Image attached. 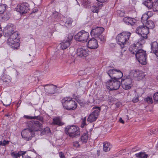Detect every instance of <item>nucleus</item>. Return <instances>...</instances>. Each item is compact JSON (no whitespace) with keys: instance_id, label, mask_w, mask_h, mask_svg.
I'll return each mask as SVG.
<instances>
[{"instance_id":"nucleus-23","label":"nucleus","mask_w":158,"mask_h":158,"mask_svg":"<svg viewBox=\"0 0 158 158\" xmlns=\"http://www.w3.org/2000/svg\"><path fill=\"white\" fill-rule=\"evenodd\" d=\"M88 47L91 49H95L98 48V45L97 40L93 38L89 40L87 43Z\"/></svg>"},{"instance_id":"nucleus-7","label":"nucleus","mask_w":158,"mask_h":158,"mask_svg":"<svg viewBox=\"0 0 158 158\" xmlns=\"http://www.w3.org/2000/svg\"><path fill=\"white\" fill-rule=\"evenodd\" d=\"M89 37V33L84 30H82L75 35L74 39L77 41L85 43L87 42V40Z\"/></svg>"},{"instance_id":"nucleus-45","label":"nucleus","mask_w":158,"mask_h":158,"mask_svg":"<svg viewBox=\"0 0 158 158\" xmlns=\"http://www.w3.org/2000/svg\"><path fill=\"white\" fill-rule=\"evenodd\" d=\"M76 102L77 103L78 102L81 106H83L85 104V102L80 100L79 98L77 99V100L76 101Z\"/></svg>"},{"instance_id":"nucleus-21","label":"nucleus","mask_w":158,"mask_h":158,"mask_svg":"<svg viewBox=\"0 0 158 158\" xmlns=\"http://www.w3.org/2000/svg\"><path fill=\"white\" fill-rule=\"evenodd\" d=\"M44 88L45 91L49 94H54L56 92V86L53 85H46Z\"/></svg>"},{"instance_id":"nucleus-18","label":"nucleus","mask_w":158,"mask_h":158,"mask_svg":"<svg viewBox=\"0 0 158 158\" xmlns=\"http://www.w3.org/2000/svg\"><path fill=\"white\" fill-rule=\"evenodd\" d=\"M73 37V35L72 34H68L66 38L60 43L61 47L62 50L65 49L70 46Z\"/></svg>"},{"instance_id":"nucleus-55","label":"nucleus","mask_w":158,"mask_h":158,"mask_svg":"<svg viewBox=\"0 0 158 158\" xmlns=\"http://www.w3.org/2000/svg\"><path fill=\"white\" fill-rule=\"evenodd\" d=\"M2 27H1V25L0 26V38L2 36Z\"/></svg>"},{"instance_id":"nucleus-63","label":"nucleus","mask_w":158,"mask_h":158,"mask_svg":"<svg viewBox=\"0 0 158 158\" xmlns=\"http://www.w3.org/2000/svg\"><path fill=\"white\" fill-rule=\"evenodd\" d=\"M0 145H2V141H0Z\"/></svg>"},{"instance_id":"nucleus-64","label":"nucleus","mask_w":158,"mask_h":158,"mask_svg":"<svg viewBox=\"0 0 158 158\" xmlns=\"http://www.w3.org/2000/svg\"><path fill=\"white\" fill-rule=\"evenodd\" d=\"M156 80L158 81V75L156 77Z\"/></svg>"},{"instance_id":"nucleus-17","label":"nucleus","mask_w":158,"mask_h":158,"mask_svg":"<svg viewBox=\"0 0 158 158\" xmlns=\"http://www.w3.org/2000/svg\"><path fill=\"white\" fill-rule=\"evenodd\" d=\"M136 55L135 57L140 64L143 65L147 64V54L145 51L143 50V51Z\"/></svg>"},{"instance_id":"nucleus-32","label":"nucleus","mask_w":158,"mask_h":158,"mask_svg":"<svg viewBox=\"0 0 158 158\" xmlns=\"http://www.w3.org/2000/svg\"><path fill=\"white\" fill-rule=\"evenodd\" d=\"M136 157L138 158H147L148 155L145 152H140L135 154Z\"/></svg>"},{"instance_id":"nucleus-14","label":"nucleus","mask_w":158,"mask_h":158,"mask_svg":"<svg viewBox=\"0 0 158 158\" xmlns=\"http://www.w3.org/2000/svg\"><path fill=\"white\" fill-rule=\"evenodd\" d=\"M21 134L22 138L27 141L31 140L35 136L34 132L28 127L23 131Z\"/></svg>"},{"instance_id":"nucleus-25","label":"nucleus","mask_w":158,"mask_h":158,"mask_svg":"<svg viewBox=\"0 0 158 158\" xmlns=\"http://www.w3.org/2000/svg\"><path fill=\"white\" fill-rule=\"evenodd\" d=\"M151 53H154L158 57V44L157 42L154 41L151 44Z\"/></svg>"},{"instance_id":"nucleus-5","label":"nucleus","mask_w":158,"mask_h":158,"mask_svg":"<svg viewBox=\"0 0 158 158\" xmlns=\"http://www.w3.org/2000/svg\"><path fill=\"white\" fill-rule=\"evenodd\" d=\"M65 131L66 133H68L69 137L72 138L76 137L80 134L79 127L74 125L68 126L65 128Z\"/></svg>"},{"instance_id":"nucleus-34","label":"nucleus","mask_w":158,"mask_h":158,"mask_svg":"<svg viewBox=\"0 0 158 158\" xmlns=\"http://www.w3.org/2000/svg\"><path fill=\"white\" fill-rule=\"evenodd\" d=\"M151 13V12H148L147 14H143L141 18V21L144 24L148 21V18H149V16L148 15H149V13Z\"/></svg>"},{"instance_id":"nucleus-2","label":"nucleus","mask_w":158,"mask_h":158,"mask_svg":"<svg viewBox=\"0 0 158 158\" xmlns=\"http://www.w3.org/2000/svg\"><path fill=\"white\" fill-rule=\"evenodd\" d=\"M61 103L64 109L68 110H75L77 107V103L69 97L64 98L61 100Z\"/></svg>"},{"instance_id":"nucleus-49","label":"nucleus","mask_w":158,"mask_h":158,"mask_svg":"<svg viewBox=\"0 0 158 158\" xmlns=\"http://www.w3.org/2000/svg\"><path fill=\"white\" fill-rule=\"evenodd\" d=\"M139 101V97H134L132 100V101L134 103H136Z\"/></svg>"},{"instance_id":"nucleus-41","label":"nucleus","mask_w":158,"mask_h":158,"mask_svg":"<svg viewBox=\"0 0 158 158\" xmlns=\"http://www.w3.org/2000/svg\"><path fill=\"white\" fill-rule=\"evenodd\" d=\"M98 40H100V42L101 44L104 43L106 41L105 38L102 35H101L97 37Z\"/></svg>"},{"instance_id":"nucleus-58","label":"nucleus","mask_w":158,"mask_h":158,"mask_svg":"<svg viewBox=\"0 0 158 158\" xmlns=\"http://www.w3.org/2000/svg\"><path fill=\"white\" fill-rule=\"evenodd\" d=\"M119 121L120 122V123L123 124H124L125 123L124 121L121 118H120L119 119Z\"/></svg>"},{"instance_id":"nucleus-22","label":"nucleus","mask_w":158,"mask_h":158,"mask_svg":"<svg viewBox=\"0 0 158 158\" xmlns=\"http://www.w3.org/2000/svg\"><path fill=\"white\" fill-rule=\"evenodd\" d=\"M123 21L127 25L134 26L136 24L137 20L134 18L126 16L123 18Z\"/></svg>"},{"instance_id":"nucleus-4","label":"nucleus","mask_w":158,"mask_h":158,"mask_svg":"<svg viewBox=\"0 0 158 158\" xmlns=\"http://www.w3.org/2000/svg\"><path fill=\"white\" fill-rule=\"evenodd\" d=\"M135 32L141 35L140 38L139 40H140V41H142V43H144V40L148 38L147 35L149 33V29L146 26H140L136 28Z\"/></svg>"},{"instance_id":"nucleus-36","label":"nucleus","mask_w":158,"mask_h":158,"mask_svg":"<svg viewBox=\"0 0 158 158\" xmlns=\"http://www.w3.org/2000/svg\"><path fill=\"white\" fill-rule=\"evenodd\" d=\"M82 3L85 8H89L90 5V2L88 1V0H82Z\"/></svg>"},{"instance_id":"nucleus-27","label":"nucleus","mask_w":158,"mask_h":158,"mask_svg":"<svg viewBox=\"0 0 158 158\" xmlns=\"http://www.w3.org/2000/svg\"><path fill=\"white\" fill-rule=\"evenodd\" d=\"M11 151V152L10 153V155L11 157L13 158H18V157H20L22 155H24L26 153V151H19L17 152L16 151L12 152Z\"/></svg>"},{"instance_id":"nucleus-30","label":"nucleus","mask_w":158,"mask_h":158,"mask_svg":"<svg viewBox=\"0 0 158 158\" xmlns=\"http://www.w3.org/2000/svg\"><path fill=\"white\" fill-rule=\"evenodd\" d=\"M10 36H9V38L11 39H14L17 41H19V33L18 31H16L12 33L10 35Z\"/></svg>"},{"instance_id":"nucleus-53","label":"nucleus","mask_w":158,"mask_h":158,"mask_svg":"<svg viewBox=\"0 0 158 158\" xmlns=\"http://www.w3.org/2000/svg\"><path fill=\"white\" fill-rule=\"evenodd\" d=\"M87 124L86 122L82 121L81 123V128H84V127Z\"/></svg>"},{"instance_id":"nucleus-16","label":"nucleus","mask_w":158,"mask_h":158,"mask_svg":"<svg viewBox=\"0 0 158 158\" xmlns=\"http://www.w3.org/2000/svg\"><path fill=\"white\" fill-rule=\"evenodd\" d=\"M130 76L134 79L137 81L142 80L145 76L144 73L141 71L131 70L130 73Z\"/></svg>"},{"instance_id":"nucleus-1","label":"nucleus","mask_w":158,"mask_h":158,"mask_svg":"<svg viewBox=\"0 0 158 158\" xmlns=\"http://www.w3.org/2000/svg\"><path fill=\"white\" fill-rule=\"evenodd\" d=\"M131 33L128 32H123L118 34L116 37L118 44L123 49L127 47L129 44V39Z\"/></svg>"},{"instance_id":"nucleus-13","label":"nucleus","mask_w":158,"mask_h":158,"mask_svg":"<svg viewBox=\"0 0 158 158\" xmlns=\"http://www.w3.org/2000/svg\"><path fill=\"white\" fill-rule=\"evenodd\" d=\"M15 9L17 12L22 14L28 13L30 10V6L27 2L18 4Z\"/></svg>"},{"instance_id":"nucleus-26","label":"nucleus","mask_w":158,"mask_h":158,"mask_svg":"<svg viewBox=\"0 0 158 158\" xmlns=\"http://www.w3.org/2000/svg\"><path fill=\"white\" fill-rule=\"evenodd\" d=\"M53 123L54 125L61 126L64 125V123L62 121V117H57L54 118L53 119Z\"/></svg>"},{"instance_id":"nucleus-50","label":"nucleus","mask_w":158,"mask_h":158,"mask_svg":"<svg viewBox=\"0 0 158 158\" xmlns=\"http://www.w3.org/2000/svg\"><path fill=\"white\" fill-rule=\"evenodd\" d=\"M59 156L60 158H65L64 153L62 152L59 153Z\"/></svg>"},{"instance_id":"nucleus-48","label":"nucleus","mask_w":158,"mask_h":158,"mask_svg":"<svg viewBox=\"0 0 158 158\" xmlns=\"http://www.w3.org/2000/svg\"><path fill=\"white\" fill-rule=\"evenodd\" d=\"M73 98L76 101L77 100V99H78L80 97L79 95H77L75 94H73Z\"/></svg>"},{"instance_id":"nucleus-46","label":"nucleus","mask_w":158,"mask_h":158,"mask_svg":"<svg viewBox=\"0 0 158 158\" xmlns=\"http://www.w3.org/2000/svg\"><path fill=\"white\" fill-rule=\"evenodd\" d=\"M153 98L155 101L158 102V92H156L154 94Z\"/></svg>"},{"instance_id":"nucleus-3","label":"nucleus","mask_w":158,"mask_h":158,"mask_svg":"<svg viewBox=\"0 0 158 158\" xmlns=\"http://www.w3.org/2000/svg\"><path fill=\"white\" fill-rule=\"evenodd\" d=\"M38 121H28L27 123V127L31 129L34 132L40 131L42 127V123L44 121L42 116H39L36 119Z\"/></svg>"},{"instance_id":"nucleus-59","label":"nucleus","mask_w":158,"mask_h":158,"mask_svg":"<svg viewBox=\"0 0 158 158\" xmlns=\"http://www.w3.org/2000/svg\"><path fill=\"white\" fill-rule=\"evenodd\" d=\"M100 150H97V156H100Z\"/></svg>"},{"instance_id":"nucleus-12","label":"nucleus","mask_w":158,"mask_h":158,"mask_svg":"<svg viewBox=\"0 0 158 158\" xmlns=\"http://www.w3.org/2000/svg\"><path fill=\"white\" fill-rule=\"evenodd\" d=\"M133 81L132 77L130 75L127 77L125 79H122L121 80L122 86L123 88L125 90L130 89L133 86L132 83Z\"/></svg>"},{"instance_id":"nucleus-11","label":"nucleus","mask_w":158,"mask_h":158,"mask_svg":"<svg viewBox=\"0 0 158 158\" xmlns=\"http://www.w3.org/2000/svg\"><path fill=\"white\" fill-rule=\"evenodd\" d=\"M106 73L112 79H119L123 75L122 72L120 70L115 69H110Z\"/></svg>"},{"instance_id":"nucleus-57","label":"nucleus","mask_w":158,"mask_h":158,"mask_svg":"<svg viewBox=\"0 0 158 158\" xmlns=\"http://www.w3.org/2000/svg\"><path fill=\"white\" fill-rule=\"evenodd\" d=\"M98 2H100L101 3L105 2L107 1V0H97Z\"/></svg>"},{"instance_id":"nucleus-28","label":"nucleus","mask_w":158,"mask_h":158,"mask_svg":"<svg viewBox=\"0 0 158 158\" xmlns=\"http://www.w3.org/2000/svg\"><path fill=\"white\" fill-rule=\"evenodd\" d=\"M1 79L5 85H7L11 81V78L8 75L3 74Z\"/></svg>"},{"instance_id":"nucleus-37","label":"nucleus","mask_w":158,"mask_h":158,"mask_svg":"<svg viewBox=\"0 0 158 158\" xmlns=\"http://www.w3.org/2000/svg\"><path fill=\"white\" fill-rule=\"evenodd\" d=\"M50 133L51 131L49 128L48 127H46L44 128V130H43L42 131V132L41 133V135H47L48 134Z\"/></svg>"},{"instance_id":"nucleus-38","label":"nucleus","mask_w":158,"mask_h":158,"mask_svg":"<svg viewBox=\"0 0 158 158\" xmlns=\"http://www.w3.org/2000/svg\"><path fill=\"white\" fill-rule=\"evenodd\" d=\"M80 145L79 144V143L78 141H76L73 142V147L74 150H77L80 148Z\"/></svg>"},{"instance_id":"nucleus-24","label":"nucleus","mask_w":158,"mask_h":158,"mask_svg":"<svg viewBox=\"0 0 158 158\" xmlns=\"http://www.w3.org/2000/svg\"><path fill=\"white\" fill-rule=\"evenodd\" d=\"M19 41H17L14 39L8 38L7 41V44L9 45L11 48L15 49H17L19 46Z\"/></svg>"},{"instance_id":"nucleus-19","label":"nucleus","mask_w":158,"mask_h":158,"mask_svg":"<svg viewBox=\"0 0 158 158\" xmlns=\"http://www.w3.org/2000/svg\"><path fill=\"white\" fill-rule=\"evenodd\" d=\"M104 30V29L103 27H93L90 33L91 36L97 38L101 35Z\"/></svg>"},{"instance_id":"nucleus-60","label":"nucleus","mask_w":158,"mask_h":158,"mask_svg":"<svg viewBox=\"0 0 158 158\" xmlns=\"http://www.w3.org/2000/svg\"><path fill=\"white\" fill-rule=\"evenodd\" d=\"M3 104L4 106H7L10 105V103H9L7 104V103H6V104L5 103H3Z\"/></svg>"},{"instance_id":"nucleus-51","label":"nucleus","mask_w":158,"mask_h":158,"mask_svg":"<svg viewBox=\"0 0 158 158\" xmlns=\"http://www.w3.org/2000/svg\"><path fill=\"white\" fill-rule=\"evenodd\" d=\"M139 150V148H137L136 147H134L132 148L131 149V151L133 152H134L138 151Z\"/></svg>"},{"instance_id":"nucleus-39","label":"nucleus","mask_w":158,"mask_h":158,"mask_svg":"<svg viewBox=\"0 0 158 158\" xmlns=\"http://www.w3.org/2000/svg\"><path fill=\"white\" fill-rule=\"evenodd\" d=\"M6 9V5L0 4V14H3Z\"/></svg>"},{"instance_id":"nucleus-15","label":"nucleus","mask_w":158,"mask_h":158,"mask_svg":"<svg viewBox=\"0 0 158 158\" xmlns=\"http://www.w3.org/2000/svg\"><path fill=\"white\" fill-rule=\"evenodd\" d=\"M16 31V27L14 24L9 23L4 28V36L8 38L10 36V34Z\"/></svg>"},{"instance_id":"nucleus-31","label":"nucleus","mask_w":158,"mask_h":158,"mask_svg":"<svg viewBox=\"0 0 158 158\" xmlns=\"http://www.w3.org/2000/svg\"><path fill=\"white\" fill-rule=\"evenodd\" d=\"M103 151L105 152H107L110 149V143L107 141L103 143Z\"/></svg>"},{"instance_id":"nucleus-6","label":"nucleus","mask_w":158,"mask_h":158,"mask_svg":"<svg viewBox=\"0 0 158 158\" xmlns=\"http://www.w3.org/2000/svg\"><path fill=\"white\" fill-rule=\"evenodd\" d=\"M144 43H142V41L139 39L138 41L133 45H131L129 48V51L131 54L136 56L137 53H139L143 50L142 49V45Z\"/></svg>"},{"instance_id":"nucleus-62","label":"nucleus","mask_w":158,"mask_h":158,"mask_svg":"<svg viewBox=\"0 0 158 158\" xmlns=\"http://www.w3.org/2000/svg\"><path fill=\"white\" fill-rule=\"evenodd\" d=\"M86 117H85L83 118L82 119V121H83V122H86Z\"/></svg>"},{"instance_id":"nucleus-40","label":"nucleus","mask_w":158,"mask_h":158,"mask_svg":"<svg viewBox=\"0 0 158 158\" xmlns=\"http://www.w3.org/2000/svg\"><path fill=\"white\" fill-rule=\"evenodd\" d=\"M98 7L95 6H93L91 7V10L93 13H98Z\"/></svg>"},{"instance_id":"nucleus-61","label":"nucleus","mask_w":158,"mask_h":158,"mask_svg":"<svg viewBox=\"0 0 158 158\" xmlns=\"http://www.w3.org/2000/svg\"><path fill=\"white\" fill-rule=\"evenodd\" d=\"M102 6H103V5L102 4V3L101 4L98 5V8L99 7L100 8V7H102Z\"/></svg>"},{"instance_id":"nucleus-20","label":"nucleus","mask_w":158,"mask_h":158,"mask_svg":"<svg viewBox=\"0 0 158 158\" xmlns=\"http://www.w3.org/2000/svg\"><path fill=\"white\" fill-rule=\"evenodd\" d=\"M88 50L83 48H78L77 50V55L80 58H84L88 56Z\"/></svg>"},{"instance_id":"nucleus-44","label":"nucleus","mask_w":158,"mask_h":158,"mask_svg":"<svg viewBox=\"0 0 158 158\" xmlns=\"http://www.w3.org/2000/svg\"><path fill=\"white\" fill-rule=\"evenodd\" d=\"M118 15L120 17H123L124 16L125 13L124 11L118 10L117 11Z\"/></svg>"},{"instance_id":"nucleus-9","label":"nucleus","mask_w":158,"mask_h":158,"mask_svg":"<svg viewBox=\"0 0 158 158\" xmlns=\"http://www.w3.org/2000/svg\"><path fill=\"white\" fill-rule=\"evenodd\" d=\"M93 109L94 110L89 115L87 119V121L90 123L94 122L97 119L101 108L100 107L95 106L94 107Z\"/></svg>"},{"instance_id":"nucleus-10","label":"nucleus","mask_w":158,"mask_h":158,"mask_svg":"<svg viewBox=\"0 0 158 158\" xmlns=\"http://www.w3.org/2000/svg\"><path fill=\"white\" fill-rule=\"evenodd\" d=\"M143 4L154 12H158V0H143Z\"/></svg>"},{"instance_id":"nucleus-56","label":"nucleus","mask_w":158,"mask_h":158,"mask_svg":"<svg viewBox=\"0 0 158 158\" xmlns=\"http://www.w3.org/2000/svg\"><path fill=\"white\" fill-rule=\"evenodd\" d=\"M38 11V10L37 9H34L32 12H31V13H36Z\"/></svg>"},{"instance_id":"nucleus-29","label":"nucleus","mask_w":158,"mask_h":158,"mask_svg":"<svg viewBox=\"0 0 158 158\" xmlns=\"http://www.w3.org/2000/svg\"><path fill=\"white\" fill-rule=\"evenodd\" d=\"M73 22V20L72 18L70 17L67 18L64 24V26L68 29H70L72 27Z\"/></svg>"},{"instance_id":"nucleus-35","label":"nucleus","mask_w":158,"mask_h":158,"mask_svg":"<svg viewBox=\"0 0 158 158\" xmlns=\"http://www.w3.org/2000/svg\"><path fill=\"white\" fill-rule=\"evenodd\" d=\"M88 138V132L84 134L81 137V141L83 143H86L87 141Z\"/></svg>"},{"instance_id":"nucleus-42","label":"nucleus","mask_w":158,"mask_h":158,"mask_svg":"<svg viewBox=\"0 0 158 158\" xmlns=\"http://www.w3.org/2000/svg\"><path fill=\"white\" fill-rule=\"evenodd\" d=\"M144 101H146L149 104H152L153 103V100L152 98L148 97L144 99Z\"/></svg>"},{"instance_id":"nucleus-47","label":"nucleus","mask_w":158,"mask_h":158,"mask_svg":"<svg viewBox=\"0 0 158 158\" xmlns=\"http://www.w3.org/2000/svg\"><path fill=\"white\" fill-rule=\"evenodd\" d=\"M53 15L54 17L56 19H58L59 18L58 16V13L56 11L53 12Z\"/></svg>"},{"instance_id":"nucleus-33","label":"nucleus","mask_w":158,"mask_h":158,"mask_svg":"<svg viewBox=\"0 0 158 158\" xmlns=\"http://www.w3.org/2000/svg\"><path fill=\"white\" fill-rule=\"evenodd\" d=\"M146 26L148 29H152L155 26L154 23L152 20H148L145 23Z\"/></svg>"},{"instance_id":"nucleus-52","label":"nucleus","mask_w":158,"mask_h":158,"mask_svg":"<svg viewBox=\"0 0 158 158\" xmlns=\"http://www.w3.org/2000/svg\"><path fill=\"white\" fill-rule=\"evenodd\" d=\"M9 143V141H6L5 140L2 142V146H5L6 144H8Z\"/></svg>"},{"instance_id":"nucleus-43","label":"nucleus","mask_w":158,"mask_h":158,"mask_svg":"<svg viewBox=\"0 0 158 158\" xmlns=\"http://www.w3.org/2000/svg\"><path fill=\"white\" fill-rule=\"evenodd\" d=\"M24 117L25 118L28 119H35L38 117V115H35L34 116H30L27 115H24Z\"/></svg>"},{"instance_id":"nucleus-8","label":"nucleus","mask_w":158,"mask_h":158,"mask_svg":"<svg viewBox=\"0 0 158 158\" xmlns=\"http://www.w3.org/2000/svg\"><path fill=\"white\" fill-rule=\"evenodd\" d=\"M121 82L117 80L110 79L106 83L107 88L110 91L118 89L121 85Z\"/></svg>"},{"instance_id":"nucleus-54","label":"nucleus","mask_w":158,"mask_h":158,"mask_svg":"<svg viewBox=\"0 0 158 158\" xmlns=\"http://www.w3.org/2000/svg\"><path fill=\"white\" fill-rule=\"evenodd\" d=\"M26 154L24 155H22V158H31L30 156H28L27 155H25Z\"/></svg>"}]
</instances>
